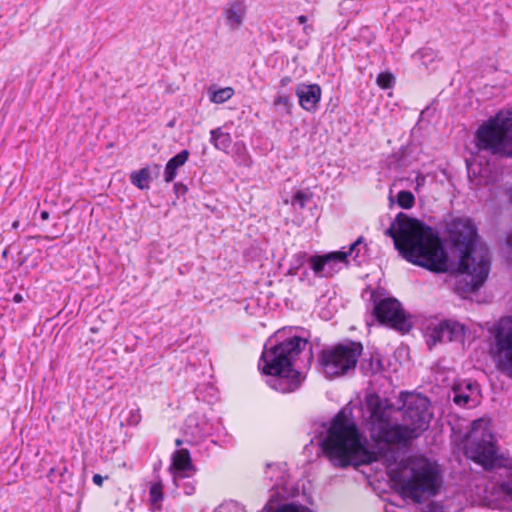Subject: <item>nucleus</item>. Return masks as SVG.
<instances>
[{"label":"nucleus","mask_w":512,"mask_h":512,"mask_svg":"<svg viewBox=\"0 0 512 512\" xmlns=\"http://www.w3.org/2000/svg\"><path fill=\"white\" fill-rule=\"evenodd\" d=\"M447 230L453 246L460 252L456 291L460 294L475 292L484 285L490 272L489 249L479 242L477 228L468 217L452 219Z\"/></svg>","instance_id":"3"},{"label":"nucleus","mask_w":512,"mask_h":512,"mask_svg":"<svg viewBox=\"0 0 512 512\" xmlns=\"http://www.w3.org/2000/svg\"><path fill=\"white\" fill-rule=\"evenodd\" d=\"M189 155V151L184 149L169 159L164 170V181L166 183H170L175 179L177 175V169L187 162Z\"/></svg>","instance_id":"19"},{"label":"nucleus","mask_w":512,"mask_h":512,"mask_svg":"<svg viewBox=\"0 0 512 512\" xmlns=\"http://www.w3.org/2000/svg\"><path fill=\"white\" fill-rule=\"evenodd\" d=\"M183 432L186 444L189 445L198 443L205 435L195 416H188L184 423Z\"/></svg>","instance_id":"20"},{"label":"nucleus","mask_w":512,"mask_h":512,"mask_svg":"<svg viewBox=\"0 0 512 512\" xmlns=\"http://www.w3.org/2000/svg\"><path fill=\"white\" fill-rule=\"evenodd\" d=\"M182 488L184 490V493L186 495H192L195 493V484L192 482V481H185L183 484H182Z\"/></svg>","instance_id":"36"},{"label":"nucleus","mask_w":512,"mask_h":512,"mask_svg":"<svg viewBox=\"0 0 512 512\" xmlns=\"http://www.w3.org/2000/svg\"><path fill=\"white\" fill-rule=\"evenodd\" d=\"M475 147L501 158H512V111H499L475 132Z\"/></svg>","instance_id":"6"},{"label":"nucleus","mask_w":512,"mask_h":512,"mask_svg":"<svg viewBox=\"0 0 512 512\" xmlns=\"http://www.w3.org/2000/svg\"><path fill=\"white\" fill-rule=\"evenodd\" d=\"M161 166L154 164L153 166H146L140 170L133 171L130 174L131 183L140 190H147L150 187V182L153 179V174L157 177L159 175Z\"/></svg>","instance_id":"18"},{"label":"nucleus","mask_w":512,"mask_h":512,"mask_svg":"<svg viewBox=\"0 0 512 512\" xmlns=\"http://www.w3.org/2000/svg\"><path fill=\"white\" fill-rule=\"evenodd\" d=\"M506 195H507L509 202L512 206V186L506 190ZM506 245L508 248V252H507L508 258L512 261V232L507 236Z\"/></svg>","instance_id":"31"},{"label":"nucleus","mask_w":512,"mask_h":512,"mask_svg":"<svg viewBox=\"0 0 512 512\" xmlns=\"http://www.w3.org/2000/svg\"><path fill=\"white\" fill-rule=\"evenodd\" d=\"M423 181H424V177H423V176H418V177H417L418 185H419L420 183H422Z\"/></svg>","instance_id":"45"},{"label":"nucleus","mask_w":512,"mask_h":512,"mask_svg":"<svg viewBox=\"0 0 512 512\" xmlns=\"http://www.w3.org/2000/svg\"><path fill=\"white\" fill-rule=\"evenodd\" d=\"M184 443H186L185 438H184V439H180V438H178V439H176V440H175V445H176L177 447H180V446H181L182 444H184Z\"/></svg>","instance_id":"43"},{"label":"nucleus","mask_w":512,"mask_h":512,"mask_svg":"<svg viewBox=\"0 0 512 512\" xmlns=\"http://www.w3.org/2000/svg\"><path fill=\"white\" fill-rule=\"evenodd\" d=\"M297 20H298L299 24H306L307 17L305 15H300L297 17Z\"/></svg>","instance_id":"41"},{"label":"nucleus","mask_w":512,"mask_h":512,"mask_svg":"<svg viewBox=\"0 0 512 512\" xmlns=\"http://www.w3.org/2000/svg\"><path fill=\"white\" fill-rule=\"evenodd\" d=\"M416 55H418L422 63L427 66L435 60L437 52L432 48L423 47L416 52Z\"/></svg>","instance_id":"26"},{"label":"nucleus","mask_w":512,"mask_h":512,"mask_svg":"<svg viewBox=\"0 0 512 512\" xmlns=\"http://www.w3.org/2000/svg\"><path fill=\"white\" fill-rule=\"evenodd\" d=\"M385 235L408 262L432 272L447 271V254L437 232L423 222L400 212Z\"/></svg>","instance_id":"2"},{"label":"nucleus","mask_w":512,"mask_h":512,"mask_svg":"<svg viewBox=\"0 0 512 512\" xmlns=\"http://www.w3.org/2000/svg\"><path fill=\"white\" fill-rule=\"evenodd\" d=\"M247 13V7L243 0H233L223 7L222 15L226 25L231 31L240 29Z\"/></svg>","instance_id":"15"},{"label":"nucleus","mask_w":512,"mask_h":512,"mask_svg":"<svg viewBox=\"0 0 512 512\" xmlns=\"http://www.w3.org/2000/svg\"><path fill=\"white\" fill-rule=\"evenodd\" d=\"M292 82V78L290 76H283L280 80V87L283 88L289 85Z\"/></svg>","instance_id":"37"},{"label":"nucleus","mask_w":512,"mask_h":512,"mask_svg":"<svg viewBox=\"0 0 512 512\" xmlns=\"http://www.w3.org/2000/svg\"><path fill=\"white\" fill-rule=\"evenodd\" d=\"M275 106H281L286 114L291 113L292 103L289 95L278 94L274 100Z\"/></svg>","instance_id":"29"},{"label":"nucleus","mask_w":512,"mask_h":512,"mask_svg":"<svg viewBox=\"0 0 512 512\" xmlns=\"http://www.w3.org/2000/svg\"><path fill=\"white\" fill-rule=\"evenodd\" d=\"M376 82L382 89H389L395 83V77L390 72H382L377 76Z\"/></svg>","instance_id":"27"},{"label":"nucleus","mask_w":512,"mask_h":512,"mask_svg":"<svg viewBox=\"0 0 512 512\" xmlns=\"http://www.w3.org/2000/svg\"><path fill=\"white\" fill-rule=\"evenodd\" d=\"M313 31V27L311 25H304L303 32L308 35Z\"/></svg>","instance_id":"40"},{"label":"nucleus","mask_w":512,"mask_h":512,"mask_svg":"<svg viewBox=\"0 0 512 512\" xmlns=\"http://www.w3.org/2000/svg\"><path fill=\"white\" fill-rule=\"evenodd\" d=\"M500 488L504 495L512 500V479L503 481L500 485Z\"/></svg>","instance_id":"33"},{"label":"nucleus","mask_w":512,"mask_h":512,"mask_svg":"<svg viewBox=\"0 0 512 512\" xmlns=\"http://www.w3.org/2000/svg\"><path fill=\"white\" fill-rule=\"evenodd\" d=\"M221 512H246L245 507L236 501H229L220 506Z\"/></svg>","instance_id":"30"},{"label":"nucleus","mask_w":512,"mask_h":512,"mask_svg":"<svg viewBox=\"0 0 512 512\" xmlns=\"http://www.w3.org/2000/svg\"><path fill=\"white\" fill-rule=\"evenodd\" d=\"M40 218H41L42 220H47V219L49 218V212H48V211H46V210L42 211V212L40 213Z\"/></svg>","instance_id":"42"},{"label":"nucleus","mask_w":512,"mask_h":512,"mask_svg":"<svg viewBox=\"0 0 512 512\" xmlns=\"http://www.w3.org/2000/svg\"><path fill=\"white\" fill-rule=\"evenodd\" d=\"M464 337V325L457 321L444 320L430 328L428 344L435 345L437 343L463 342Z\"/></svg>","instance_id":"13"},{"label":"nucleus","mask_w":512,"mask_h":512,"mask_svg":"<svg viewBox=\"0 0 512 512\" xmlns=\"http://www.w3.org/2000/svg\"><path fill=\"white\" fill-rule=\"evenodd\" d=\"M296 95L299 98V105L306 111H315L322 95L321 87L318 84L300 83L296 88Z\"/></svg>","instance_id":"16"},{"label":"nucleus","mask_w":512,"mask_h":512,"mask_svg":"<svg viewBox=\"0 0 512 512\" xmlns=\"http://www.w3.org/2000/svg\"><path fill=\"white\" fill-rule=\"evenodd\" d=\"M363 349L361 342L353 340L324 348L318 357L319 368L330 379L346 375L355 370Z\"/></svg>","instance_id":"8"},{"label":"nucleus","mask_w":512,"mask_h":512,"mask_svg":"<svg viewBox=\"0 0 512 512\" xmlns=\"http://www.w3.org/2000/svg\"><path fill=\"white\" fill-rule=\"evenodd\" d=\"M308 345L300 336H292L272 346H264L258 367L268 376L267 384L275 391L290 393L298 389L305 376L294 368L299 354Z\"/></svg>","instance_id":"5"},{"label":"nucleus","mask_w":512,"mask_h":512,"mask_svg":"<svg viewBox=\"0 0 512 512\" xmlns=\"http://www.w3.org/2000/svg\"><path fill=\"white\" fill-rule=\"evenodd\" d=\"M93 482L94 484H96L97 486H101L102 483H103V477L100 475V474H95L93 476Z\"/></svg>","instance_id":"38"},{"label":"nucleus","mask_w":512,"mask_h":512,"mask_svg":"<svg viewBox=\"0 0 512 512\" xmlns=\"http://www.w3.org/2000/svg\"><path fill=\"white\" fill-rule=\"evenodd\" d=\"M392 480L399 483L402 493L415 502H421L423 494L435 495L438 491V472L430 463L412 468L409 476L394 471Z\"/></svg>","instance_id":"9"},{"label":"nucleus","mask_w":512,"mask_h":512,"mask_svg":"<svg viewBox=\"0 0 512 512\" xmlns=\"http://www.w3.org/2000/svg\"><path fill=\"white\" fill-rule=\"evenodd\" d=\"M484 419L472 422L471 433L465 447L466 456L486 470L510 468L512 460L498 454L495 437Z\"/></svg>","instance_id":"7"},{"label":"nucleus","mask_w":512,"mask_h":512,"mask_svg":"<svg viewBox=\"0 0 512 512\" xmlns=\"http://www.w3.org/2000/svg\"><path fill=\"white\" fill-rule=\"evenodd\" d=\"M374 302L373 315L382 324H388L390 327L401 331L408 332L411 329V323L401 306V303L395 298L377 299L372 294Z\"/></svg>","instance_id":"11"},{"label":"nucleus","mask_w":512,"mask_h":512,"mask_svg":"<svg viewBox=\"0 0 512 512\" xmlns=\"http://www.w3.org/2000/svg\"><path fill=\"white\" fill-rule=\"evenodd\" d=\"M210 143L215 149L228 152L232 144V137L230 133L224 132L222 128L218 127L210 131Z\"/></svg>","instance_id":"21"},{"label":"nucleus","mask_w":512,"mask_h":512,"mask_svg":"<svg viewBox=\"0 0 512 512\" xmlns=\"http://www.w3.org/2000/svg\"><path fill=\"white\" fill-rule=\"evenodd\" d=\"M367 441L361 435L352 417V409L342 408L321 434L320 445L323 453L335 467L346 468L378 461L382 451L367 448Z\"/></svg>","instance_id":"4"},{"label":"nucleus","mask_w":512,"mask_h":512,"mask_svg":"<svg viewBox=\"0 0 512 512\" xmlns=\"http://www.w3.org/2000/svg\"><path fill=\"white\" fill-rule=\"evenodd\" d=\"M361 248H363L365 251L367 250L363 236L358 237L357 240L350 245L349 250L346 252L335 251L325 255L311 256L309 259L310 268L316 277H333L341 270L343 265H347V257L349 255L355 253L353 256L354 260L357 261L358 264L362 262L363 259L360 256Z\"/></svg>","instance_id":"10"},{"label":"nucleus","mask_w":512,"mask_h":512,"mask_svg":"<svg viewBox=\"0 0 512 512\" xmlns=\"http://www.w3.org/2000/svg\"><path fill=\"white\" fill-rule=\"evenodd\" d=\"M173 189L177 197H179L180 195H184L188 191L187 186L180 182L174 183Z\"/></svg>","instance_id":"35"},{"label":"nucleus","mask_w":512,"mask_h":512,"mask_svg":"<svg viewBox=\"0 0 512 512\" xmlns=\"http://www.w3.org/2000/svg\"><path fill=\"white\" fill-rule=\"evenodd\" d=\"M397 203L403 209H410L415 204V197L412 192L402 190L397 195Z\"/></svg>","instance_id":"25"},{"label":"nucleus","mask_w":512,"mask_h":512,"mask_svg":"<svg viewBox=\"0 0 512 512\" xmlns=\"http://www.w3.org/2000/svg\"><path fill=\"white\" fill-rule=\"evenodd\" d=\"M140 420H141L140 409L137 408L130 412V416L127 419V422L129 425H137L140 422Z\"/></svg>","instance_id":"34"},{"label":"nucleus","mask_w":512,"mask_h":512,"mask_svg":"<svg viewBox=\"0 0 512 512\" xmlns=\"http://www.w3.org/2000/svg\"><path fill=\"white\" fill-rule=\"evenodd\" d=\"M170 468L174 471V481L176 485L180 486L178 481L180 479L189 478L196 470L192 463L189 450L186 448L175 450L171 456Z\"/></svg>","instance_id":"14"},{"label":"nucleus","mask_w":512,"mask_h":512,"mask_svg":"<svg viewBox=\"0 0 512 512\" xmlns=\"http://www.w3.org/2000/svg\"><path fill=\"white\" fill-rule=\"evenodd\" d=\"M299 270L300 269H294V266H292L290 264L287 274L290 275V276H295V275H297Z\"/></svg>","instance_id":"39"},{"label":"nucleus","mask_w":512,"mask_h":512,"mask_svg":"<svg viewBox=\"0 0 512 512\" xmlns=\"http://www.w3.org/2000/svg\"><path fill=\"white\" fill-rule=\"evenodd\" d=\"M308 199L309 196L305 192L299 190L293 196V203L299 204L301 208H304Z\"/></svg>","instance_id":"32"},{"label":"nucleus","mask_w":512,"mask_h":512,"mask_svg":"<svg viewBox=\"0 0 512 512\" xmlns=\"http://www.w3.org/2000/svg\"><path fill=\"white\" fill-rule=\"evenodd\" d=\"M496 345L498 349V368L512 379V317H503L497 327Z\"/></svg>","instance_id":"12"},{"label":"nucleus","mask_w":512,"mask_h":512,"mask_svg":"<svg viewBox=\"0 0 512 512\" xmlns=\"http://www.w3.org/2000/svg\"><path fill=\"white\" fill-rule=\"evenodd\" d=\"M383 368L382 361L379 358L371 356L369 359H364L361 363V370L365 375H375L381 372Z\"/></svg>","instance_id":"23"},{"label":"nucleus","mask_w":512,"mask_h":512,"mask_svg":"<svg viewBox=\"0 0 512 512\" xmlns=\"http://www.w3.org/2000/svg\"><path fill=\"white\" fill-rule=\"evenodd\" d=\"M430 401L417 394L403 397L402 423L392 424L393 408L386 401L371 404L370 436L376 443L401 445L407 447L428 427L432 417L429 411Z\"/></svg>","instance_id":"1"},{"label":"nucleus","mask_w":512,"mask_h":512,"mask_svg":"<svg viewBox=\"0 0 512 512\" xmlns=\"http://www.w3.org/2000/svg\"><path fill=\"white\" fill-rule=\"evenodd\" d=\"M163 498V484L161 480H158L157 482L152 483L149 489V501L153 512L161 509V502L163 501Z\"/></svg>","instance_id":"22"},{"label":"nucleus","mask_w":512,"mask_h":512,"mask_svg":"<svg viewBox=\"0 0 512 512\" xmlns=\"http://www.w3.org/2000/svg\"><path fill=\"white\" fill-rule=\"evenodd\" d=\"M234 94V90L231 87L220 88L214 91L210 97V100L216 104H222L228 101Z\"/></svg>","instance_id":"24"},{"label":"nucleus","mask_w":512,"mask_h":512,"mask_svg":"<svg viewBox=\"0 0 512 512\" xmlns=\"http://www.w3.org/2000/svg\"><path fill=\"white\" fill-rule=\"evenodd\" d=\"M310 257L306 252H298L292 256L290 264L294 269H301L307 262L309 263Z\"/></svg>","instance_id":"28"},{"label":"nucleus","mask_w":512,"mask_h":512,"mask_svg":"<svg viewBox=\"0 0 512 512\" xmlns=\"http://www.w3.org/2000/svg\"><path fill=\"white\" fill-rule=\"evenodd\" d=\"M14 300L15 302H20L22 300V297L19 294H17L14 296Z\"/></svg>","instance_id":"44"},{"label":"nucleus","mask_w":512,"mask_h":512,"mask_svg":"<svg viewBox=\"0 0 512 512\" xmlns=\"http://www.w3.org/2000/svg\"><path fill=\"white\" fill-rule=\"evenodd\" d=\"M479 386L475 382H465L453 387V402L458 406H474L477 402Z\"/></svg>","instance_id":"17"},{"label":"nucleus","mask_w":512,"mask_h":512,"mask_svg":"<svg viewBox=\"0 0 512 512\" xmlns=\"http://www.w3.org/2000/svg\"><path fill=\"white\" fill-rule=\"evenodd\" d=\"M423 181H424V177H423V176H418V177H417L418 185H419L420 183H422Z\"/></svg>","instance_id":"46"},{"label":"nucleus","mask_w":512,"mask_h":512,"mask_svg":"<svg viewBox=\"0 0 512 512\" xmlns=\"http://www.w3.org/2000/svg\"><path fill=\"white\" fill-rule=\"evenodd\" d=\"M18 226H19V222L18 221H14L13 224H12V227L14 229H16V228H18Z\"/></svg>","instance_id":"47"}]
</instances>
